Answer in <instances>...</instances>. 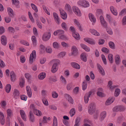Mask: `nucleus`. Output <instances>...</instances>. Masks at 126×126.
<instances>
[{"mask_svg": "<svg viewBox=\"0 0 126 126\" xmlns=\"http://www.w3.org/2000/svg\"><path fill=\"white\" fill-rule=\"evenodd\" d=\"M77 3L79 6L84 8L89 7L90 6L89 2L86 0H79Z\"/></svg>", "mask_w": 126, "mask_h": 126, "instance_id": "nucleus-1", "label": "nucleus"}, {"mask_svg": "<svg viewBox=\"0 0 126 126\" xmlns=\"http://www.w3.org/2000/svg\"><path fill=\"white\" fill-rule=\"evenodd\" d=\"M71 52L69 54V56H76L78 54V49L75 46H73L71 47Z\"/></svg>", "mask_w": 126, "mask_h": 126, "instance_id": "nucleus-2", "label": "nucleus"}, {"mask_svg": "<svg viewBox=\"0 0 126 126\" xmlns=\"http://www.w3.org/2000/svg\"><path fill=\"white\" fill-rule=\"evenodd\" d=\"M96 109L95 104L94 103L90 104L88 107L89 113L90 114H92L96 111Z\"/></svg>", "mask_w": 126, "mask_h": 126, "instance_id": "nucleus-3", "label": "nucleus"}, {"mask_svg": "<svg viewBox=\"0 0 126 126\" xmlns=\"http://www.w3.org/2000/svg\"><path fill=\"white\" fill-rule=\"evenodd\" d=\"M72 10L75 14L77 16L80 17L82 16V14L79 8L76 6H73L72 7Z\"/></svg>", "mask_w": 126, "mask_h": 126, "instance_id": "nucleus-4", "label": "nucleus"}, {"mask_svg": "<svg viewBox=\"0 0 126 126\" xmlns=\"http://www.w3.org/2000/svg\"><path fill=\"white\" fill-rule=\"evenodd\" d=\"M51 36V33L50 32H46L44 33L42 36V40L44 41H47L50 39Z\"/></svg>", "mask_w": 126, "mask_h": 126, "instance_id": "nucleus-5", "label": "nucleus"}, {"mask_svg": "<svg viewBox=\"0 0 126 126\" xmlns=\"http://www.w3.org/2000/svg\"><path fill=\"white\" fill-rule=\"evenodd\" d=\"M36 57V52L35 50H33L30 55L29 62L32 63L35 59Z\"/></svg>", "mask_w": 126, "mask_h": 126, "instance_id": "nucleus-6", "label": "nucleus"}, {"mask_svg": "<svg viewBox=\"0 0 126 126\" xmlns=\"http://www.w3.org/2000/svg\"><path fill=\"white\" fill-rule=\"evenodd\" d=\"M31 108H32L33 110L34 113L38 116H40L42 115L41 112L38 110L34 108V105L33 104H31Z\"/></svg>", "mask_w": 126, "mask_h": 126, "instance_id": "nucleus-7", "label": "nucleus"}, {"mask_svg": "<svg viewBox=\"0 0 126 126\" xmlns=\"http://www.w3.org/2000/svg\"><path fill=\"white\" fill-rule=\"evenodd\" d=\"M92 94V92L90 91L86 94L84 97V102L85 103L87 104L88 103L89 98L91 96Z\"/></svg>", "mask_w": 126, "mask_h": 126, "instance_id": "nucleus-8", "label": "nucleus"}, {"mask_svg": "<svg viewBox=\"0 0 126 126\" xmlns=\"http://www.w3.org/2000/svg\"><path fill=\"white\" fill-rule=\"evenodd\" d=\"M115 100L114 97H109L106 101L105 103L106 105L108 106L110 105L114 102Z\"/></svg>", "mask_w": 126, "mask_h": 126, "instance_id": "nucleus-9", "label": "nucleus"}, {"mask_svg": "<svg viewBox=\"0 0 126 126\" xmlns=\"http://www.w3.org/2000/svg\"><path fill=\"white\" fill-rule=\"evenodd\" d=\"M64 96L65 98L70 104H73L74 103L73 100L69 95L67 94H65L64 95Z\"/></svg>", "mask_w": 126, "mask_h": 126, "instance_id": "nucleus-10", "label": "nucleus"}, {"mask_svg": "<svg viewBox=\"0 0 126 126\" xmlns=\"http://www.w3.org/2000/svg\"><path fill=\"white\" fill-rule=\"evenodd\" d=\"M58 66L56 63H55L52 65L51 71L53 73H55L58 70Z\"/></svg>", "mask_w": 126, "mask_h": 126, "instance_id": "nucleus-11", "label": "nucleus"}, {"mask_svg": "<svg viewBox=\"0 0 126 126\" xmlns=\"http://www.w3.org/2000/svg\"><path fill=\"white\" fill-rule=\"evenodd\" d=\"M53 15L54 18L56 22L58 24H60V21L58 14L55 12H53Z\"/></svg>", "mask_w": 126, "mask_h": 126, "instance_id": "nucleus-12", "label": "nucleus"}, {"mask_svg": "<svg viewBox=\"0 0 126 126\" xmlns=\"http://www.w3.org/2000/svg\"><path fill=\"white\" fill-rule=\"evenodd\" d=\"M100 21L101 25L104 27H106L107 26V24L105 20L104 17L102 16H100Z\"/></svg>", "mask_w": 126, "mask_h": 126, "instance_id": "nucleus-13", "label": "nucleus"}, {"mask_svg": "<svg viewBox=\"0 0 126 126\" xmlns=\"http://www.w3.org/2000/svg\"><path fill=\"white\" fill-rule=\"evenodd\" d=\"M84 40L85 41L91 45H94L95 44V41L93 39L90 38H84Z\"/></svg>", "mask_w": 126, "mask_h": 126, "instance_id": "nucleus-14", "label": "nucleus"}, {"mask_svg": "<svg viewBox=\"0 0 126 126\" xmlns=\"http://www.w3.org/2000/svg\"><path fill=\"white\" fill-rule=\"evenodd\" d=\"M74 24L76 25L78 27V29L82 31V29L80 24V23L79 21L76 19H74L73 20Z\"/></svg>", "mask_w": 126, "mask_h": 126, "instance_id": "nucleus-15", "label": "nucleus"}, {"mask_svg": "<svg viewBox=\"0 0 126 126\" xmlns=\"http://www.w3.org/2000/svg\"><path fill=\"white\" fill-rule=\"evenodd\" d=\"M107 115V112L106 111L101 112L100 114L99 120L102 121L104 119Z\"/></svg>", "mask_w": 126, "mask_h": 126, "instance_id": "nucleus-16", "label": "nucleus"}, {"mask_svg": "<svg viewBox=\"0 0 126 126\" xmlns=\"http://www.w3.org/2000/svg\"><path fill=\"white\" fill-rule=\"evenodd\" d=\"M103 91V89L101 88H99L97 93V94L98 96L101 97H103L105 96V95L104 93L102 92Z\"/></svg>", "mask_w": 126, "mask_h": 126, "instance_id": "nucleus-17", "label": "nucleus"}, {"mask_svg": "<svg viewBox=\"0 0 126 126\" xmlns=\"http://www.w3.org/2000/svg\"><path fill=\"white\" fill-rule=\"evenodd\" d=\"M60 11L62 18L64 20L66 19L67 17L66 13L64 10H60Z\"/></svg>", "mask_w": 126, "mask_h": 126, "instance_id": "nucleus-18", "label": "nucleus"}, {"mask_svg": "<svg viewBox=\"0 0 126 126\" xmlns=\"http://www.w3.org/2000/svg\"><path fill=\"white\" fill-rule=\"evenodd\" d=\"M88 16L91 22L94 23L95 22L96 19L93 14L91 13H90L89 14Z\"/></svg>", "mask_w": 126, "mask_h": 126, "instance_id": "nucleus-19", "label": "nucleus"}, {"mask_svg": "<svg viewBox=\"0 0 126 126\" xmlns=\"http://www.w3.org/2000/svg\"><path fill=\"white\" fill-rule=\"evenodd\" d=\"M110 10L111 13L114 15L116 16L117 15L118 13L116 9L113 6H111L110 7Z\"/></svg>", "mask_w": 126, "mask_h": 126, "instance_id": "nucleus-20", "label": "nucleus"}, {"mask_svg": "<svg viewBox=\"0 0 126 126\" xmlns=\"http://www.w3.org/2000/svg\"><path fill=\"white\" fill-rule=\"evenodd\" d=\"M114 58L115 63L117 64H119L121 62L120 56L118 54H116Z\"/></svg>", "mask_w": 126, "mask_h": 126, "instance_id": "nucleus-21", "label": "nucleus"}, {"mask_svg": "<svg viewBox=\"0 0 126 126\" xmlns=\"http://www.w3.org/2000/svg\"><path fill=\"white\" fill-rule=\"evenodd\" d=\"M88 55L85 53H82L80 55L81 59L84 62H86L87 61V57Z\"/></svg>", "mask_w": 126, "mask_h": 126, "instance_id": "nucleus-22", "label": "nucleus"}, {"mask_svg": "<svg viewBox=\"0 0 126 126\" xmlns=\"http://www.w3.org/2000/svg\"><path fill=\"white\" fill-rule=\"evenodd\" d=\"M97 67L98 69H99L100 73L102 75H104L105 74V72L104 69L99 64H97Z\"/></svg>", "mask_w": 126, "mask_h": 126, "instance_id": "nucleus-23", "label": "nucleus"}, {"mask_svg": "<svg viewBox=\"0 0 126 126\" xmlns=\"http://www.w3.org/2000/svg\"><path fill=\"white\" fill-rule=\"evenodd\" d=\"M89 31L92 34L95 36H98L100 35V34L95 29H90Z\"/></svg>", "mask_w": 126, "mask_h": 126, "instance_id": "nucleus-24", "label": "nucleus"}, {"mask_svg": "<svg viewBox=\"0 0 126 126\" xmlns=\"http://www.w3.org/2000/svg\"><path fill=\"white\" fill-rule=\"evenodd\" d=\"M1 41L2 44L5 46L7 44V38L4 35L2 36L1 38Z\"/></svg>", "mask_w": 126, "mask_h": 126, "instance_id": "nucleus-25", "label": "nucleus"}, {"mask_svg": "<svg viewBox=\"0 0 126 126\" xmlns=\"http://www.w3.org/2000/svg\"><path fill=\"white\" fill-rule=\"evenodd\" d=\"M70 64L71 66L74 68L79 69L80 68V65L76 63L71 62L70 63Z\"/></svg>", "mask_w": 126, "mask_h": 126, "instance_id": "nucleus-26", "label": "nucleus"}, {"mask_svg": "<svg viewBox=\"0 0 126 126\" xmlns=\"http://www.w3.org/2000/svg\"><path fill=\"white\" fill-rule=\"evenodd\" d=\"M19 93L18 90L15 89L14 91L13 95L14 98L16 99L17 98L19 97Z\"/></svg>", "mask_w": 126, "mask_h": 126, "instance_id": "nucleus-27", "label": "nucleus"}, {"mask_svg": "<svg viewBox=\"0 0 126 126\" xmlns=\"http://www.w3.org/2000/svg\"><path fill=\"white\" fill-rule=\"evenodd\" d=\"M46 77V73L44 72H43L40 73L38 75V77L39 79L42 80L44 79Z\"/></svg>", "mask_w": 126, "mask_h": 126, "instance_id": "nucleus-28", "label": "nucleus"}, {"mask_svg": "<svg viewBox=\"0 0 126 126\" xmlns=\"http://www.w3.org/2000/svg\"><path fill=\"white\" fill-rule=\"evenodd\" d=\"M52 46L54 48L58 49L60 47V45L59 42H54L53 43Z\"/></svg>", "mask_w": 126, "mask_h": 126, "instance_id": "nucleus-29", "label": "nucleus"}, {"mask_svg": "<svg viewBox=\"0 0 126 126\" xmlns=\"http://www.w3.org/2000/svg\"><path fill=\"white\" fill-rule=\"evenodd\" d=\"M80 46L81 47L87 52H89L90 49L89 47L86 45L83 44H81Z\"/></svg>", "mask_w": 126, "mask_h": 126, "instance_id": "nucleus-30", "label": "nucleus"}, {"mask_svg": "<svg viewBox=\"0 0 126 126\" xmlns=\"http://www.w3.org/2000/svg\"><path fill=\"white\" fill-rule=\"evenodd\" d=\"M0 122L2 125H3L5 123V119L4 115L3 113L0 112Z\"/></svg>", "mask_w": 126, "mask_h": 126, "instance_id": "nucleus-31", "label": "nucleus"}, {"mask_svg": "<svg viewBox=\"0 0 126 126\" xmlns=\"http://www.w3.org/2000/svg\"><path fill=\"white\" fill-rule=\"evenodd\" d=\"M108 59L109 62L111 63H112L113 62V56L112 54H109L108 56Z\"/></svg>", "mask_w": 126, "mask_h": 126, "instance_id": "nucleus-32", "label": "nucleus"}, {"mask_svg": "<svg viewBox=\"0 0 126 126\" xmlns=\"http://www.w3.org/2000/svg\"><path fill=\"white\" fill-rule=\"evenodd\" d=\"M10 79L12 81H15L16 79L15 75L13 71H12L10 73Z\"/></svg>", "mask_w": 126, "mask_h": 126, "instance_id": "nucleus-33", "label": "nucleus"}, {"mask_svg": "<svg viewBox=\"0 0 126 126\" xmlns=\"http://www.w3.org/2000/svg\"><path fill=\"white\" fill-rule=\"evenodd\" d=\"M106 28V31L109 34L112 35L113 34V32L112 29L110 27L106 26V27H104Z\"/></svg>", "mask_w": 126, "mask_h": 126, "instance_id": "nucleus-34", "label": "nucleus"}, {"mask_svg": "<svg viewBox=\"0 0 126 126\" xmlns=\"http://www.w3.org/2000/svg\"><path fill=\"white\" fill-rule=\"evenodd\" d=\"M73 36L75 39L78 40L80 39V36L78 33L75 32L74 33H72Z\"/></svg>", "mask_w": 126, "mask_h": 126, "instance_id": "nucleus-35", "label": "nucleus"}, {"mask_svg": "<svg viewBox=\"0 0 126 126\" xmlns=\"http://www.w3.org/2000/svg\"><path fill=\"white\" fill-rule=\"evenodd\" d=\"M7 12L9 15L11 17H13L14 16V14L13 10L10 8H7Z\"/></svg>", "mask_w": 126, "mask_h": 126, "instance_id": "nucleus-36", "label": "nucleus"}, {"mask_svg": "<svg viewBox=\"0 0 126 126\" xmlns=\"http://www.w3.org/2000/svg\"><path fill=\"white\" fill-rule=\"evenodd\" d=\"M39 49L40 53H43L45 52V47L43 45H41L39 46Z\"/></svg>", "mask_w": 126, "mask_h": 126, "instance_id": "nucleus-37", "label": "nucleus"}, {"mask_svg": "<svg viewBox=\"0 0 126 126\" xmlns=\"http://www.w3.org/2000/svg\"><path fill=\"white\" fill-rule=\"evenodd\" d=\"M30 116L31 121L32 122H34L35 121V118L31 110L30 112Z\"/></svg>", "mask_w": 126, "mask_h": 126, "instance_id": "nucleus-38", "label": "nucleus"}, {"mask_svg": "<svg viewBox=\"0 0 126 126\" xmlns=\"http://www.w3.org/2000/svg\"><path fill=\"white\" fill-rule=\"evenodd\" d=\"M121 92L120 90L118 88L115 89L114 93V95L115 97H117L119 95Z\"/></svg>", "mask_w": 126, "mask_h": 126, "instance_id": "nucleus-39", "label": "nucleus"}, {"mask_svg": "<svg viewBox=\"0 0 126 126\" xmlns=\"http://www.w3.org/2000/svg\"><path fill=\"white\" fill-rule=\"evenodd\" d=\"M109 44L110 47L112 49H115V46L114 43L112 41L109 42Z\"/></svg>", "mask_w": 126, "mask_h": 126, "instance_id": "nucleus-40", "label": "nucleus"}, {"mask_svg": "<svg viewBox=\"0 0 126 126\" xmlns=\"http://www.w3.org/2000/svg\"><path fill=\"white\" fill-rule=\"evenodd\" d=\"M11 87L10 84H8L5 87V90L7 93H9L11 90Z\"/></svg>", "mask_w": 126, "mask_h": 126, "instance_id": "nucleus-41", "label": "nucleus"}, {"mask_svg": "<svg viewBox=\"0 0 126 126\" xmlns=\"http://www.w3.org/2000/svg\"><path fill=\"white\" fill-rule=\"evenodd\" d=\"M7 116L8 117H11L13 116L12 111L11 109H8L7 110Z\"/></svg>", "mask_w": 126, "mask_h": 126, "instance_id": "nucleus-42", "label": "nucleus"}, {"mask_svg": "<svg viewBox=\"0 0 126 126\" xmlns=\"http://www.w3.org/2000/svg\"><path fill=\"white\" fill-rule=\"evenodd\" d=\"M32 42L33 46L34 47L36 45V37L34 36H32Z\"/></svg>", "mask_w": 126, "mask_h": 126, "instance_id": "nucleus-43", "label": "nucleus"}, {"mask_svg": "<svg viewBox=\"0 0 126 126\" xmlns=\"http://www.w3.org/2000/svg\"><path fill=\"white\" fill-rule=\"evenodd\" d=\"M102 14L103 11L101 9H99L96 10V14L97 16H99V15H102Z\"/></svg>", "mask_w": 126, "mask_h": 126, "instance_id": "nucleus-44", "label": "nucleus"}, {"mask_svg": "<svg viewBox=\"0 0 126 126\" xmlns=\"http://www.w3.org/2000/svg\"><path fill=\"white\" fill-rule=\"evenodd\" d=\"M58 126V121L56 117L55 116H54L53 122L52 126Z\"/></svg>", "mask_w": 126, "mask_h": 126, "instance_id": "nucleus-45", "label": "nucleus"}, {"mask_svg": "<svg viewBox=\"0 0 126 126\" xmlns=\"http://www.w3.org/2000/svg\"><path fill=\"white\" fill-rule=\"evenodd\" d=\"M24 78L23 77H21L19 80V85L21 87H23L24 86Z\"/></svg>", "mask_w": 126, "mask_h": 126, "instance_id": "nucleus-46", "label": "nucleus"}, {"mask_svg": "<svg viewBox=\"0 0 126 126\" xmlns=\"http://www.w3.org/2000/svg\"><path fill=\"white\" fill-rule=\"evenodd\" d=\"M65 10L68 12H71V8L69 4H66L65 5Z\"/></svg>", "mask_w": 126, "mask_h": 126, "instance_id": "nucleus-47", "label": "nucleus"}, {"mask_svg": "<svg viewBox=\"0 0 126 126\" xmlns=\"http://www.w3.org/2000/svg\"><path fill=\"white\" fill-rule=\"evenodd\" d=\"M42 100L44 104L46 106H48L49 104L47 99L45 97L42 98Z\"/></svg>", "mask_w": 126, "mask_h": 126, "instance_id": "nucleus-48", "label": "nucleus"}, {"mask_svg": "<svg viewBox=\"0 0 126 126\" xmlns=\"http://www.w3.org/2000/svg\"><path fill=\"white\" fill-rule=\"evenodd\" d=\"M87 83L85 81H83L82 84V88L83 90L84 91L87 88Z\"/></svg>", "mask_w": 126, "mask_h": 126, "instance_id": "nucleus-49", "label": "nucleus"}, {"mask_svg": "<svg viewBox=\"0 0 126 126\" xmlns=\"http://www.w3.org/2000/svg\"><path fill=\"white\" fill-rule=\"evenodd\" d=\"M66 52H62L60 53L57 56L58 58H63L65 55Z\"/></svg>", "mask_w": 126, "mask_h": 126, "instance_id": "nucleus-50", "label": "nucleus"}, {"mask_svg": "<svg viewBox=\"0 0 126 126\" xmlns=\"http://www.w3.org/2000/svg\"><path fill=\"white\" fill-rule=\"evenodd\" d=\"M69 113L71 117L73 116L75 113V109L74 108L71 109Z\"/></svg>", "mask_w": 126, "mask_h": 126, "instance_id": "nucleus-51", "label": "nucleus"}, {"mask_svg": "<svg viewBox=\"0 0 126 126\" xmlns=\"http://www.w3.org/2000/svg\"><path fill=\"white\" fill-rule=\"evenodd\" d=\"M43 8V10L45 13L48 15H50V14L49 12V10L48 8L45 6H44Z\"/></svg>", "mask_w": 126, "mask_h": 126, "instance_id": "nucleus-52", "label": "nucleus"}, {"mask_svg": "<svg viewBox=\"0 0 126 126\" xmlns=\"http://www.w3.org/2000/svg\"><path fill=\"white\" fill-rule=\"evenodd\" d=\"M31 6L32 9L36 12H38V9L37 6L34 4L31 3Z\"/></svg>", "mask_w": 126, "mask_h": 126, "instance_id": "nucleus-53", "label": "nucleus"}, {"mask_svg": "<svg viewBox=\"0 0 126 126\" xmlns=\"http://www.w3.org/2000/svg\"><path fill=\"white\" fill-rule=\"evenodd\" d=\"M52 97L54 98H56L58 96V94L55 91H53L52 93Z\"/></svg>", "mask_w": 126, "mask_h": 126, "instance_id": "nucleus-54", "label": "nucleus"}, {"mask_svg": "<svg viewBox=\"0 0 126 126\" xmlns=\"http://www.w3.org/2000/svg\"><path fill=\"white\" fill-rule=\"evenodd\" d=\"M101 58L103 63L105 65L107 64L106 59L105 55L103 54L101 55Z\"/></svg>", "mask_w": 126, "mask_h": 126, "instance_id": "nucleus-55", "label": "nucleus"}, {"mask_svg": "<svg viewBox=\"0 0 126 126\" xmlns=\"http://www.w3.org/2000/svg\"><path fill=\"white\" fill-rule=\"evenodd\" d=\"M61 26L63 29L67 30V26L66 23L64 22H63Z\"/></svg>", "mask_w": 126, "mask_h": 126, "instance_id": "nucleus-56", "label": "nucleus"}, {"mask_svg": "<svg viewBox=\"0 0 126 126\" xmlns=\"http://www.w3.org/2000/svg\"><path fill=\"white\" fill-rule=\"evenodd\" d=\"M102 52L107 54L109 53V49L105 47H103L102 48Z\"/></svg>", "mask_w": 126, "mask_h": 126, "instance_id": "nucleus-57", "label": "nucleus"}, {"mask_svg": "<svg viewBox=\"0 0 126 126\" xmlns=\"http://www.w3.org/2000/svg\"><path fill=\"white\" fill-rule=\"evenodd\" d=\"M36 23L38 27L40 29H42V26L40 21L38 20H36Z\"/></svg>", "mask_w": 126, "mask_h": 126, "instance_id": "nucleus-58", "label": "nucleus"}, {"mask_svg": "<svg viewBox=\"0 0 126 126\" xmlns=\"http://www.w3.org/2000/svg\"><path fill=\"white\" fill-rule=\"evenodd\" d=\"M113 111L114 112L119 111V106H117L114 107L112 109Z\"/></svg>", "mask_w": 126, "mask_h": 126, "instance_id": "nucleus-59", "label": "nucleus"}, {"mask_svg": "<svg viewBox=\"0 0 126 126\" xmlns=\"http://www.w3.org/2000/svg\"><path fill=\"white\" fill-rule=\"evenodd\" d=\"M52 51V48L49 47H47L46 48V51L47 53H51Z\"/></svg>", "mask_w": 126, "mask_h": 126, "instance_id": "nucleus-60", "label": "nucleus"}, {"mask_svg": "<svg viewBox=\"0 0 126 126\" xmlns=\"http://www.w3.org/2000/svg\"><path fill=\"white\" fill-rule=\"evenodd\" d=\"M61 44L62 46L63 47L66 48L68 47V44L65 42H62Z\"/></svg>", "mask_w": 126, "mask_h": 126, "instance_id": "nucleus-61", "label": "nucleus"}, {"mask_svg": "<svg viewBox=\"0 0 126 126\" xmlns=\"http://www.w3.org/2000/svg\"><path fill=\"white\" fill-rule=\"evenodd\" d=\"M12 3L16 6H17L19 3L18 0H12Z\"/></svg>", "mask_w": 126, "mask_h": 126, "instance_id": "nucleus-62", "label": "nucleus"}, {"mask_svg": "<svg viewBox=\"0 0 126 126\" xmlns=\"http://www.w3.org/2000/svg\"><path fill=\"white\" fill-rule=\"evenodd\" d=\"M126 14V8L123 9L120 13L119 15L120 16L124 15Z\"/></svg>", "mask_w": 126, "mask_h": 126, "instance_id": "nucleus-63", "label": "nucleus"}, {"mask_svg": "<svg viewBox=\"0 0 126 126\" xmlns=\"http://www.w3.org/2000/svg\"><path fill=\"white\" fill-rule=\"evenodd\" d=\"M60 79L62 82L64 84H66V80L65 78H64L63 76H61L60 77Z\"/></svg>", "mask_w": 126, "mask_h": 126, "instance_id": "nucleus-64", "label": "nucleus"}]
</instances>
